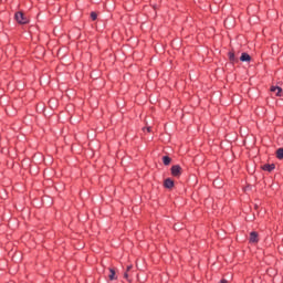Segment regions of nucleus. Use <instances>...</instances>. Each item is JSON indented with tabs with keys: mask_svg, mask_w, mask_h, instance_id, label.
<instances>
[{
	"mask_svg": "<svg viewBox=\"0 0 283 283\" xmlns=\"http://www.w3.org/2000/svg\"><path fill=\"white\" fill-rule=\"evenodd\" d=\"M262 169H263V171L271 172V171H273V169H275V164H265L262 166Z\"/></svg>",
	"mask_w": 283,
	"mask_h": 283,
	"instance_id": "obj_8",
	"label": "nucleus"
},
{
	"mask_svg": "<svg viewBox=\"0 0 283 283\" xmlns=\"http://www.w3.org/2000/svg\"><path fill=\"white\" fill-rule=\"evenodd\" d=\"M270 91L275 93L276 96H282V87L280 86H272Z\"/></svg>",
	"mask_w": 283,
	"mask_h": 283,
	"instance_id": "obj_9",
	"label": "nucleus"
},
{
	"mask_svg": "<svg viewBox=\"0 0 283 283\" xmlns=\"http://www.w3.org/2000/svg\"><path fill=\"white\" fill-rule=\"evenodd\" d=\"M250 242L252 244H258V242H260V239L258 237V232L253 231L250 233Z\"/></svg>",
	"mask_w": 283,
	"mask_h": 283,
	"instance_id": "obj_4",
	"label": "nucleus"
},
{
	"mask_svg": "<svg viewBox=\"0 0 283 283\" xmlns=\"http://www.w3.org/2000/svg\"><path fill=\"white\" fill-rule=\"evenodd\" d=\"M164 187L166 189H174V180L171 178L165 179Z\"/></svg>",
	"mask_w": 283,
	"mask_h": 283,
	"instance_id": "obj_7",
	"label": "nucleus"
},
{
	"mask_svg": "<svg viewBox=\"0 0 283 283\" xmlns=\"http://www.w3.org/2000/svg\"><path fill=\"white\" fill-rule=\"evenodd\" d=\"M276 158H277L279 160H283V148H279V149L276 150Z\"/></svg>",
	"mask_w": 283,
	"mask_h": 283,
	"instance_id": "obj_10",
	"label": "nucleus"
},
{
	"mask_svg": "<svg viewBox=\"0 0 283 283\" xmlns=\"http://www.w3.org/2000/svg\"><path fill=\"white\" fill-rule=\"evenodd\" d=\"M108 271H109V275H108V280L111 281V282H114V280H118V276H116V270H114V268H109L108 269Z\"/></svg>",
	"mask_w": 283,
	"mask_h": 283,
	"instance_id": "obj_5",
	"label": "nucleus"
},
{
	"mask_svg": "<svg viewBox=\"0 0 283 283\" xmlns=\"http://www.w3.org/2000/svg\"><path fill=\"white\" fill-rule=\"evenodd\" d=\"M14 19L17 23H19L20 25H25L30 23V20L28 19V17H25V14H23V12L21 11L15 12Z\"/></svg>",
	"mask_w": 283,
	"mask_h": 283,
	"instance_id": "obj_1",
	"label": "nucleus"
},
{
	"mask_svg": "<svg viewBox=\"0 0 283 283\" xmlns=\"http://www.w3.org/2000/svg\"><path fill=\"white\" fill-rule=\"evenodd\" d=\"M240 61H241L242 63H250V61H251V55H249V53L244 52V53L241 54Z\"/></svg>",
	"mask_w": 283,
	"mask_h": 283,
	"instance_id": "obj_6",
	"label": "nucleus"
},
{
	"mask_svg": "<svg viewBox=\"0 0 283 283\" xmlns=\"http://www.w3.org/2000/svg\"><path fill=\"white\" fill-rule=\"evenodd\" d=\"M91 19L92 21H96V19H98V14L96 12H91Z\"/></svg>",
	"mask_w": 283,
	"mask_h": 283,
	"instance_id": "obj_12",
	"label": "nucleus"
},
{
	"mask_svg": "<svg viewBox=\"0 0 283 283\" xmlns=\"http://www.w3.org/2000/svg\"><path fill=\"white\" fill-rule=\"evenodd\" d=\"M133 268H134L133 265H128L127 269H126V272L129 273V271H132Z\"/></svg>",
	"mask_w": 283,
	"mask_h": 283,
	"instance_id": "obj_14",
	"label": "nucleus"
},
{
	"mask_svg": "<svg viewBox=\"0 0 283 283\" xmlns=\"http://www.w3.org/2000/svg\"><path fill=\"white\" fill-rule=\"evenodd\" d=\"M124 277H125V280H129V274H128V272H125V273H124Z\"/></svg>",
	"mask_w": 283,
	"mask_h": 283,
	"instance_id": "obj_13",
	"label": "nucleus"
},
{
	"mask_svg": "<svg viewBox=\"0 0 283 283\" xmlns=\"http://www.w3.org/2000/svg\"><path fill=\"white\" fill-rule=\"evenodd\" d=\"M171 171V176H174L175 178H180V176H182V167H180V165H174L170 168Z\"/></svg>",
	"mask_w": 283,
	"mask_h": 283,
	"instance_id": "obj_2",
	"label": "nucleus"
},
{
	"mask_svg": "<svg viewBox=\"0 0 283 283\" xmlns=\"http://www.w3.org/2000/svg\"><path fill=\"white\" fill-rule=\"evenodd\" d=\"M228 57H229V61H230V63H238V57L235 56V51H233V50H230L229 52H228Z\"/></svg>",
	"mask_w": 283,
	"mask_h": 283,
	"instance_id": "obj_3",
	"label": "nucleus"
},
{
	"mask_svg": "<svg viewBox=\"0 0 283 283\" xmlns=\"http://www.w3.org/2000/svg\"><path fill=\"white\" fill-rule=\"evenodd\" d=\"M219 283H229V281H227V279H222Z\"/></svg>",
	"mask_w": 283,
	"mask_h": 283,
	"instance_id": "obj_15",
	"label": "nucleus"
},
{
	"mask_svg": "<svg viewBox=\"0 0 283 283\" xmlns=\"http://www.w3.org/2000/svg\"><path fill=\"white\" fill-rule=\"evenodd\" d=\"M147 132H151V127H147Z\"/></svg>",
	"mask_w": 283,
	"mask_h": 283,
	"instance_id": "obj_16",
	"label": "nucleus"
},
{
	"mask_svg": "<svg viewBox=\"0 0 283 283\" xmlns=\"http://www.w3.org/2000/svg\"><path fill=\"white\" fill-rule=\"evenodd\" d=\"M163 163H164V165H166V166L171 165V159H170V157H169V156H164V157H163Z\"/></svg>",
	"mask_w": 283,
	"mask_h": 283,
	"instance_id": "obj_11",
	"label": "nucleus"
}]
</instances>
